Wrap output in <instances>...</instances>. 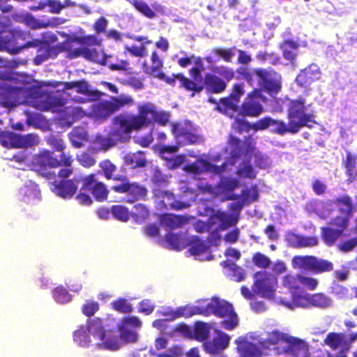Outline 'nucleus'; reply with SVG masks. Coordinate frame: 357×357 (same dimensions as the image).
<instances>
[{
	"label": "nucleus",
	"instance_id": "052dcab7",
	"mask_svg": "<svg viewBox=\"0 0 357 357\" xmlns=\"http://www.w3.org/2000/svg\"><path fill=\"white\" fill-rule=\"evenodd\" d=\"M112 308L120 313H130L132 311V307L124 298H119L111 303Z\"/></svg>",
	"mask_w": 357,
	"mask_h": 357
},
{
	"label": "nucleus",
	"instance_id": "0e129e2a",
	"mask_svg": "<svg viewBox=\"0 0 357 357\" xmlns=\"http://www.w3.org/2000/svg\"><path fill=\"white\" fill-rule=\"evenodd\" d=\"M241 197L245 204H250L257 200L259 192L256 185L242 190Z\"/></svg>",
	"mask_w": 357,
	"mask_h": 357
},
{
	"label": "nucleus",
	"instance_id": "f03ea898",
	"mask_svg": "<svg viewBox=\"0 0 357 357\" xmlns=\"http://www.w3.org/2000/svg\"><path fill=\"white\" fill-rule=\"evenodd\" d=\"M310 105L305 104L304 98L300 96L297 99L291 100L287 106L288 123L284 121L285 134L295 135L302 128H312L316 124L315 114L313 110L309 109Z\"/></svg>",
	"mask_w": 357,
	"mask_h": 357
},
{
	"label": "nucleus",
	"instance_id": "c9c22d12",
	"mask_svg": "<svg viewBox=\"0 0 357 357\" xmlns=\"http://www.w3.org/2000/svg\"><path fill=\"white\" fill-rule=\"evenodd\" d=\"M239 102V101L227 96L220 100L217 109L225 114H229L230 112H240Z\"/></svg>",
	"mask_w": 357,
	"mask_h": 357
},
{
	"label": "nucleus",
	"instance_id": "4468645a",
	"mask_svg": "<svg viewBox=\"0 0 357 357\" xmlns=\"http://www.w3.org/2000/svg\"><path fill=\"white\" fill-rule=\"evenodd\" d=\"M330 224L336 229L331 227L321 228V236L324 243L329 247L334 245L335 242L343 236L344 231L349 227V224L346 220L332 218Z\"/></svg>",
	"mask_w": 357,
	"mask_h": 357
},
{
	"label": "nucleus",
	"instance_id": "6ab92c4d",
	"mask_svg": "<svg viewBox=\"0 0 357 357\" xmlns=\"http://www.w3.org/2000/svg\"><path fill=\"white\" fill-rule=\"evenodd\" d=\"M321 71L315 63H311L301 70L296 77V84L301 87L307 88L319 79Z\"/></svg>",
	"mask_w": 357,
	"mask_h": 357
},
{
	"label": "nucleus",
	"instance_id": "bf43d9fd",
	"mask_svg": "<svg viewBox=\"0 0 357 357\" xmlns=\"http://www.w3.org/2000/svg\"><path fill=\"white\" fill-rule=\"evenodd\" d=\"M111 213L116 219L121 222H127L131 216V213L129 212L128 208L122 205L112 206Z\"/></svg>",
	"mask_w": 357,
	"mask_h": 357
},
{
	"label": "nucleus",
	"instance_id": "774afa93",
	"mask_svg": "<svg viewBox=\"0 0 357 357\" xmlns=\"http://www.w3.org/2000/svg\"><path fill=\"white\" fill-rule=\"evenodd\" d=\"M357 247V236L354 238L340 241L337 245V248L340 252L347 253L352 251Z\"/></svg>",
	"mask_w": 357,
	"mask_h": 357
},
{
	"label": "nucleus",
	"instance_id": "c03bdc74",
	"mask_svg": "<svg viewBox=\"0 0 357 357\" xmlns=\"http://www.w3.org/2000/svg\"><path fill=\"white\" fill-rule=\"evenodd\" d=\"M0 144L8 149H17V134L0 128Z\"/></svg>",
	"mask_w": 357,
	"mask_h": 357
},
{
	"label": "nucleus",
	"instance_id": "f3484780",
	"mask_svg": "<svg viewBox=\"0 0 357 357\" xmlns=\"http://www.w3.org/2000/svg\"><path fill=\"white\" fill-rule=\"evenodd\" d=\"M333 203L342 215H337L333 218L346 220L347 223L349 224L350 219L352 218L355 211L352 198L349 195L344 194L335 198Z\"/></svg>",
	"mask_w": 357,
	"mask_h": 357
},
{
	"label": "nucleus",
	"instance_id": "680f3d73",
	"mask_svg": "<svg viewBox=\"0 0 357 357\" xmlns=\"http://www.w3.org/2000/svg\"><path fill=\"white\" fill-rule=\"evenodd\" d=\"M171 126L172 132L174 135V137L178 141L183 137V136H184L185 133H187L188 130L192 127L190 123L181 122L173 123H172Z\"/></svg>",
	"mask_w": 357,
	"mask_h": 357
},
{
	"label": "nucleus",
	"instance_id": "cd10ccee",
	"mask_svg": "<svg viewBox=\"0 0 357 357\" xmlns=\"http://www.w3.org/2000/svg\"><path fill=\"white\" fill-rule=\"evenodd\" d=\"M234 47L231 48H222V47H215L211 50L210 55L206 56L204 59L208 63H214L220 59H222L227 63L231 62L232 57L234 56Z\"/></svg>",
	"mask_w": 357,
	"mask_h": 357
},
{
	"label": "nucleus",
	"instance_id": "0eeeda50",
	"mask_svg": "<svg viewBox=\"0 0 357 357\" xmlns=\"http://www.w3.org/2000/svg\"><path fill=\"white\" fill-rule=\"evenodd\" d=\"M42 38L45 40L40 49L37 50L38 54L34 58V63L36 65H40L50 58L54 59L59 53L63 52H66L68 55H69L71 50V45L68 39L59 45L51 46L50 43H54L58 40L55 33L50 32L43 33Z\"/></svg>",
	"mask_w": 357,
	"mask_h": 357
},
{
	"label": "nucleus",
	"instance_id": "5701e85b",
	"mask_svg": "<svg viewBox=\"0 0 357 357\" xmlns=\"http://www.w3.org/2000/svg\"><path fill=\"white\" fill-rule=\"evenodd\" d=\"M229 340L227 334L221 333L212 340L206 341L204 343V349L210 354H218L228 347Z\"/></svg>",
	"mask_w": 357,
	"mask_h": 357
},
{
	"label": "nucleus",
	"instance_id": "69168bd1",
	"mask_svg": "<svg viewBox=\"0 0 357 357\" xmlns=\"http://www.w3.org/2000/svg\"><path fill=\"white\" fill-rule=\"evenodd\" d=\"M47 144L51 146L54 151L58 152H63L66 145L63 140L58 135H52L49 136L46 140Z\"/></svg>",
	"mask_w": 357,
	"mask_h": 357
},
{
	"label": "nucleus",
	"instance_id": "6e6d98bb",
	"mask_svg": "<svg viewBox=\"0 0 357 357\" xmlns=\"http://www.w3.org/2000/svg\"><path fill=\"white\" fill-rule=\"evenodd\" d=\"M301 275L287 274L283 277L282 284L292 292L297 291L301 288Z\"/></svg>",
	"mask_w": 357,
	"mask_h": 357
},
{
	"label": "nucleus",
	"instance_id": "6e6552de",
	"mask_svg": "<svg viewBox=\"0 0 357 357\" xmlns=\"http://www.w3.org/2000/svg\"><path fill=\"white\" fill-rule=\"evenodd\" d=\"M133 104L134 100L131 96L121 94L119 96H112L109 100L99 102L94 105L92 112L97 120L102 121L121 108Z\"/></svg>",
	"mask_w": 357,
	"mask_h": 357
},
{
	"label": "nucleus",
	"instance_id": "a878e982",
	"mask_svg": "<svg viewBox=\"0 0 357 357\" xmlns=\"http://www.w3.org/2000/svg\"><path fill=\"white\" fill-rule=\"evenodd\" d=\"M289 335L286 333L280 332L278 331H273L268 333L267 337L261 342L262 346L267 349L273 347V349L277 350V353L281 350L280 346L286 344L288 340Z\"/></svg>",
	"mask_w": 357,
	"mask_h": 357
},
{
	"label": "nucleus",
	"instance_id": "79ce46f5",
	"mask_svg": "<svg viewBox=\"0 0 357 357\" xmlns=\"http://www.w3.org/2000/svg\"><path fill=\"white\" fill-rule=\"evenodd\" d=\"M194 314H202V303L198 306L189 307V306H183L176 308L172 314V317L174 319H176L178 317H190Z\"/></svg>",
	"mask_w": 357,
	"mask_h": 357
},
{
	"label": "nucleus",
	"instance_id": "7ed1b4c3",
	"mask_svg": "<svg viewBox=\"0 0 357 357\" xmlns=\"http://www.w3.org/2000/svg\"><path fill=\"white\" fill-rule=\"evenodd\" d=\"M137 112L136 114L121 113L113 118L114 129L112 135L115 136L116 139L121 142L129 139L130 135L133 131H139L149 126V121L144 116L142 104L138 105Z\"/></svg>",
	"mask_w": 357,
	"mask_h": 357
},
{
	"label": "nucleus",
	"instance_id": "4d7b16f0",
	"mask_svg": "<svg viewBox=\"0 0 357 357\" xmlns=\"http://www.w3.org/2000/svg\"><path fill=\"white\" fill-rule=\"evenodd\" d=\"M193 335L197 341L203 342L206 340L209 335V328L207 324L198 321L195 324Z\"/></svg>",
	"mask_w": 357,
	"mask_h": 357
},
{
	"label": "nucleus",
	"instance_id": "393cba45",
	"mask_svg": "<svg viewBox=\"0 0 357 357\" xmlns=\"http://www.w3.org/2000/svg\"><path fill=\"white\" fill-rule=\"evenodd\" d=\"M269 126H274L273 132L280 135H285L284 130V121L282 120H276L271 117H264L254 124H252V129L257 130H263L268 128Z\"/></svg>",
	"mask_w": 357,
	"mask_h": 357
},
{
	"label": "nucleus",
	"instance_id": "8fccbe9b",
	"mask_svg": "<svg viewBox=\"0 0 357 357\" xmlns=\"http://www.w3.org/2000/svg\"><path fill=\"white\" fill-rule=\"evenodd\" d=\"M308 303L317 307L325 308L330 306L331 303V299L321 293H317L309 296L307 299Z\"/></svg>",
	"mask_w": 357,
	"mask_h": 357
},
{
	"label": "nucleus",
	"instance_id": "2eb2a0df",
	"mask_svg": "<svg viewBox=\"0 0 357 357\" xmlns=\"http://www.w3.org/2000/svg\"><path fill=\"white\" fill-rule=\"evenodd\" d=\"M82 177L77 176L71 179H63L50 183L51 190L63 199H71L77 192L78 184H82Z\"/></svg>",
	"mask_w": 357,
	"mask_h": 357
},
{
	"label": "nucleus",
	"instance_id": "9b49d317",
	"mask_svg": "<svg viewBox=\"0 0 357 357\" xmlns=\"http://www.w3.org/2000/svg\"><path fill=\"white\" fill-rule=\"evenodd\" d=\"M255 291L266 298H273L277 286V279L267 271H258L255 274Z\"/></svg>",
	"mask_w": 357,
	"mask_h": 357
},
{
	"label": "nucleus",
	"instance_id": "864d4df0",
	"mask_svg": "<svg viewBox=\"0 0 357 357\" xmlns=\"http://www.w3.org/2000/svg\"><path fill=\"white\" fill-rule=\"evenodd\" d=\"M131 5L141 14L149 19H153L155 17V12L149 6L142 0H132Z\"/></svg>",
	"mask_w": 357,
	"mask_h": 357
},
{
	"label": "nucleus",
	"instance_id": "e433bc0d",
	"mask_svg": "<svg viewBox=\"0 0 357 357\" xmlns=\"http://www.w3.org/2000/svg\"><path fill=\"white\" fill-rule=\"evenodd\" d=\"M98 52L95 49H89L86 47L75 48L74 45H71V50L69 55H67V58L73 59L79 56H83L88 60H93Z\"/></svg>",
	"mask_w": 357,
	"mask_h": 357
},
{
	"label": "nucleus",
	"instance_id": "a211bd4d",
	"mask_svg": "<svg viewBox=\"0 0 357 357\" xmlns=\"http://www.w3.org/2000/svg\"><path fill=\"white\" fill-rule=\"evenodd\" d=\"M22 22L31 29L36 30L48 27L54 28L64 24L66 20L59 17H52L47 21L37 20L31 14H26L22 16Z\"/></svg>",
	"mask_w": 357,
	"mask_h": 357
},
{
	"label": "nucleus",
	"instance_id": "58836bf2",
	"mask_svg": "<svg viewBox=\"0 0 357 357\" xmlns=\"http://www.w3.org/2000/svg\"><path fill=\"white\" fill-rule=\"evenodd\" d=\"M88 331L93 336L97 337L99 340H104L106 337L103 327L102 321L100 318H94L88 322Z\"/></svg>",
	"mask_w": 357,
	"mask_h": 357
},
{
	"label": "nucleus",
	"instance_id": "20e7f679",
	"mask_svg": "<svg viewBox=\"0 0 357 357\" xmlns=\"http://www.w3.org/2000/svg\"><path fill=\"white\" fill-rule=\"evenodd\" d=\"M203 315L214 314L225 318L220 322L221 326L227 330H233L238 324V319L233 305L225 300L213 297L210 301L202 302Z\"/></svg>",
	"mask_w": 357,
	"mask_h": 357
},
{
	"label": "nucleus",
	"instance_id": "37998d69",
	"mask_svg": "<svg viewBox=\"0 0 357 357\" xmlns=\"http://www.w3.org/2000/svg\"><path fill=\"white\" fill-rule=\"evenodd\" d=\"M257 171L249 160L243 161L236 171V174L241 178L253 180L257 176Z\"/></svg>",
	"mask_w": 357,
	"mask_h": 357
},
{
	"label": "nucleus",
	"instance_id": "ea45409f",
	"mask_svg": "<svg viewBox=\"0 0 357 357\" xmlns=\"http://www.w3.org/2000/svg\"><path fill=\"white\" fill-rule=\"evenodd\" d=\"M282 50L283 57L291 62L296 59V50L298 44L293 40H285L280 45Z\"/></svg>",
	"mask_w": 357,
	"mask_h": 357
},
{
	"label": "nucleus",
	"instance_id": "72a5a7b5",
	"mask_svg": "<svg viewBox=\"0 0 357 357\" xmlns=\"http://www.w3.org/2000/svg\"><path fill=\"white\" fill-rule=\"evenodd\" d=\"M229 144L231 146L229 152V163L234 165L241 158L243 153V142L236 137L231 136L229 139Z\"/></svg>",
	"mask_w": 357,
	"mask_h": 357
},
{
	"label": "nucleus",
	"instance_id": "c85d7f7f",
	"mask_svg": "<svg viewBox=\"0 0 357 357\" xmlns=\"http://www.w3.org/2000/svg\"><path fill=\"white\" fill-rule=\"evenodd\" d=\"M157 196L162 198L161 202L166 208L181 210L188 206L186 203L177 200L172 192L160 191Z\"/></svg>",
	"mask_w": 357,
	"mask_h": 357
},
{
	"label": "nucleus",
	"instance_id": "4c0bfd02",
	"mask_svg": "<svg viewBox=\"0 0 357 357\" xmlns=\"http://www.w3.org/2000/svg\"><path fill=\"white\" fill-rule=\"evenodd\" d=\"M185 246H189V252L192 255H199L207 250L204 241L197 236H192L186 241Z\"/></svg>",
	"mask_w": 357,
	"mask_h": 357
},
{
	"label": "nucleus",
	"instance_id": "39448f33",
	"mask_svg": "<svg viewBox=\"0 0 357 357\" xmlns=\"http://www.w3.org/2000/svg\"><path fill=\"white\" fill-rule=\"evenodd\" d=\"M31 37L29 31H11L3 29L0 31V51H7L16 54L24 48L38 47L40 49L45 42V39L32 38L24 43H19L18 40H26Z\"/></svg>",
	"mask_w": 357,
	"mask_h": 357
},
{
	"label": "nucleus",
	"instance_id": "9d476101",
	"mask_svg": "<svg viewBox=\"0 0 357 357\" xmlns=\"http://www.w3.org/2000/svg\"><path fill=\"white\" fill-rule=\"evenodd\" d=\"M294 268L310 271L315 274L331 272L333 270V264L324 259L312 255H296L292 259Z\"/></svg>",
	"mask_w": 357,
	"mask_h": 357
},
{
	"label": "nucleus",
	"instance_id": "aec40b11",
	"mask_svg": "<svg viewBox=\"0 0 357 357\" xmlns=\"http://www.w3.org/2000/svg\"><path fill=\"white\" fill-rule=\"evenodd\" d=\"M142 106L144 116L149 121V125L152 123V119L160 126H165L169 121L170 113L169 112L158 110L157 107L149 102L143 103Z\"/></svg>",
	"mask_w": 357,
	"mask_h": 357
},
{
	"label": "nucleus",
	"instance_id": "bb28decb",
	"mask_svg": "<svg viewBox=\"0 0 357 357\" xmlns=\"http://www.w3.org/2000/svg\"><path fill=\"white\" fill-rule=\"evenodd\" d=\"M148 190L144 185H140L136 182L129 184L126 193V197L123 199L125 202L132 204L136 201L146 199Z\"/></svg>",
	"mask_w": 357,
	"mask_h": 357
},
{
	"label": "nucleus",
	"instance_id": "3c124183",
	"mask_svg": "<svg viewBox=\"0 0 357 357\" xmlns=\"http://www.w3.org/2000/svg\"><path fill=\"white\" fill-rule=\"evenodd\" d=\"M38 136L33 133L17 135V149L36 146L38 144Z\"/></svg>",
	"mask_w": 357,
	"mask_h": 357
},
{
	"label": "nucleus",
	"instance_id": "49530a36",
	"mask_svg": "<svg viewBox=\"0 0 357 357\" xmlns=\"http://www.w3.org/2000/svg\"><path fill=\"white\" fill-rule=\"evenodd\" d=\"M99 167L103 172L104 176L107 179L120 180L124 179L123 176H115L116 167L109 160H104L99 163Z\"/></svg>",
	"mask_w": 357,
	"mask_h": 357
},
{
	"label": "nucleus",
	"instance_id": "c756f323",
	"mask_svg": "<svg viewBox=\"0 0 357 357\" xmlns=\"http://www.w3.org/2000/svg\"><path fill=\"white\" fill-rule=\"evenodd\" d=\"M218 220L220 223L217 227L219 230H226L230 227L234 226L238 222V218L227 215L224 211H218L214 215L210 218V225L215 223L214 220Z\"/></svg>",
	"mask_w": 357,
	"mask_h": 357
},
{
	"label": "nucleus",
	"instance_id": "338daca9",
	"mask_svg": "<svg viewBox=\"0 0 357 357\" xmlns=\"http://www.w3.org/2000/svg\"><path fill=\"white\" fill-rule=\"evenodd\" d=\"M73 338L74 341L81 347H86L89 345V335L83 327L74 332Z\"/></svg>",
	"mask_w": 357,
	"mask_h": 357
},
{
	"label": "nucleus",
	"instance_id": "b1692460",
	"mask_svg": "<svg viewBox=\"0 0 357 357\" xmlns=\"http://www.w3.org/2000/svg\"><path fill=\"white\" fill-rule=\"evenodd\" d=\"M0 104L12 108L19 105V89L14 86H0Z\"/></svg>",
	"mask_w": 357,
	"mask_h": 357
},
{
	"label": "nucleus",
	"instance_id": "13d9d810",
	"mask_svg": "<svg viewBox=\"0 0 357 357\" xmlns=\"http://www.w3.org/2000/svg\"><path fill=\"white\" fill-rule=\"evenodd\" d=\"M131 216L137 222H144L149 216V212L145 205L137 204L133 206Z\"/></svg>",
	"mask_w": 357,
	"mask_h": 357
},
{
	"label": "nucleus",
	"instance_id": "ddd939ff",
	"mask_svg": "<svg viewBox=\"0 0 357 357\" xmlns=\"http://www.w3.org/2000/svg\"><path fill=\"white\" fill-rule=\"evenodd\" d=\"M81 191L90 192L98 202L105 201L109 195V190L105 184L102 181H97L96 175L94 173L82 177Z\"/></svg>",
	"mask_w": 357,
	"mask_h": 357
},
{
	"label": "nucleus",
	"instance_id": "5fc2aeb1",
	"mask_svg": "<svg viewBox=\"0 0 357 357\" xmlns=\"http://www.w3.org/2000/svg\"><path fill=\"white\" fill-rule=\"evenodd\" d=\"M256 59L261 63H268L273 66L280 63V57L275 52H259L256 54Z\"/></svg>",
	"mask_w": 357,
	"mask_h": 357
},
{
	"label": "nucleus",
	"instance_id": "7c9ffc66",
	"mask_svg": "<svg viewBox=\"0 0 357 357\" xmlns=\"http://www.w3.org/2000/svg\"><path fill=\"white\" fill-rule=\"evenodd\" d=\"M151 66L149 67L146 62L142 64L143 71L145 74L150 76L156 77L158 74L162 73L160 70L163 67V61L157 52L153 51L151 55Z\"/></svg>",
	"mask_w": 357,
	"mask_h": 357
},
{
	"label": "nucleus",
	"instance_id": "dca6fc26",
	"mask_svg": "<svg viewBox=\"0 0 357 357\" xmlns=\"http://www.w3.org/2000/svg\"><path fill=\"white\" fill-rule=\"evenodd\" d=\"M194 64L195 66L191 68L189 70L191 79L185 77L182 73H176V75L180 83L179 87L183 89L186 91L190 92V93H193V90L189 89L188 86H186V80L192 81L195 83H202L204 79L202 76V72L204 69L202 59L200 56L195 58Z\"/></svg>",
	"mask_w": 357,
	"mask_h": 357
},
{
	"label": "nucleus",
	"instance_id": "603ef678",
	"mask_svg": "<svg viewBox=\"0 0 357 357\" xmlns=\"http://www.w3.org/2000/svg\"><path fill=\"white\" fill-rule=\"evenodd\" d=\"M213 73L223 79L226 83L234 78V70L226 66H214L211 68Z\"/></svg>",
	"mask_w": 357,
	"mask_h": 357
},
{
	"label": "nucleus",
	"instance_id": "f8f14e48",
	"mask_svg": "<svg viewBox=\"0 0 357 357\" xmlns=\"http://www.w3.org/2000/svg\"><path fill=\"white\" fill-rule=\"evenodd\" d=\"M266 102V98L259 89L255 88L247 95V100L240 106L239 114L243 116L257 117L264 111L263 106L256 99Z\"/></svg>",
	"mask_w": 357,
	"mask_h": 357
},
{
	"label": "nucleus",
	"instance_id": "2f4dec72",
	"mask_svg": "<svg viewBox=\"0 0 357 357\" xmlns=\"http://www.w3.org/2000/svg\"><path fill=\"white\" fill-rule=\"evenodd\" d=\"M324 343L333 350L348 345L346 335L343 333L331 332L324 339Z\"/></svg>",
	"mask_w": 357,
	"mask_h": 357
},
{
	"label": "nucleus",
	"instance_id": "a18cd8bd",
	"mask_svg": "<svg viewBox=\"0 0 357 357\" xmlns=\"http://www.w3.org/2000/svg\"><path fill=\"white\" fill-rule=\"evenodd\" d=\"M71 45L77 43L82 46H94L100 45L101 41L95 35H86L82 36H73L68 38Z\"/></svg>",
	"mask_w": 357,
	"mask_h": 357
},
{
	"label": "nucleus",
	"instance_id": "412c9836",
	"mask_svg": "<svg viewBox=\"0 0 357 357\" xmlns=\"http://www.w3.org/2000/svg\"><path fill=\"white\" fill-rule=\"evenodd\" d=\"M239 357H261L262 351L255 344L249 342L245 337H238L236 340Z\"/></svg>",
	"mask_w": 357,
	"mask_h": 357
},
{
	"label": "nucleus",
	"instance_id": "f704fd0d",
	"mask_svg": "<svg viewBox=\"0 0 357 357\" xmlns=\"http://www.w3.org/2000/svg\"><path fill=\"white\" fill-rule=\"evenodd\" d=\"M124 163L132 168L144 167L146 165V159L143 151L126 153L123 157Z\"/></svg>",
	"mask_w": 357,
	"mask_h": 357
},
{
	"label": "nucleus",
	"instance_id": "de8ad7c7",
	"mask_svg": "<svg viewBox=\"0 0 357 357\" xmlns=\"http://www.w3.org/2000/svg\"><path fill=\"white\" fill-rule=\"evenodd\" d=\"M165 240L169 246L174 250H181L185 247L187 239L179 234L168 233Z\"/></svg>",
	"mask_w": 357,
	"mask_h": 357
},
{
	"label": "nucleus",
	"instance_id": "09e8293b",
	"mask_svg": "<svg viewBox=\"0 0 357 357\" xmlns=\"http://www.w3.org/2000/svg\"><path fill=\"white\" fill-rule=\"evenodd\" d=\"M356 155L351 153L349 151H346V158L343 160L342 162L346 169V174L350 178H354L356 175Z\"/></svg>",
	"mask_w": 357,
	"mask_h": 357
},
{
	"label": "nucleus",
	"instance_id": "473e14b6",
	"mask_svg": "<svg viewBox=\"0 0 357 357\" xmlns=\"http://www.w3.org/2000/svg\"><path fill=\"white\" fill-rule=\"evenodd\" d=\"M64 94V91H56L55 93L48 95L41 109L47 111L63 106L66 103V98L63 97Z\"/></svg>",
	"mask_w": 357,
	"mask_h": 357
},
{
	"label": "nucleus",
	"instance_id": "e2e57ef3",
	"mask_svg": "<svg viewBox=\"0 0 357 357\" xmlns=\"http://www.w3.org/2000/svg\"><path fill=\"white\" fill-rule=\"evenodd\" d=\"M239 186L238 181L235 178L226 177L222 178L218 187L224 192H231Z\"/></svg>",
	"mask_w": 357,
	"mask_h": 357
},
{
	"label": "nucleus",
	"instance_id": "a19ab883",
	"mask_svg": "<svg viewBox=\"0 0 357 357\" xmlns=\"http://www.w3.org/2000/svg\"><path fill=\"white\" fill-rule=\"evenodd\" d=\"M161 221L167 227L174 229L181 227L187 222V218L182 215L165 214Z\"/></svg>",
	"mask_w": 357,
	"mask_h": 357
},
{
	"label": "nucleus",
	"instance_id": "423d86ee",
	"mask_svg": "<svg viewBox=\"0 0 357 357\" xmlns=\"http://www.w3.org/2000/svg\"><path fill=\"white\" fill-rule=\"evenodd\" d=\"M70 163V155L62 153L60 159L54 156L52 151L43 149L38 153L34 155L31 162V169L37 172L47 179H54L56 174L54 172H47V168H57L61 165H69Z\"/></svg>",
	"mask_w": 357,
	"mask_h": 357
},
{
	"label": "nucleus",
	"instance_id": "4be33fe9",
	"mask_svg": "<svg viewBox=\"0 0 357 357\" xmlns=\"http://www.w3.org/2000/svg\"><path fill=\"white\" fill-rule=\"evenodd\" d=\"M308 348L305 341L299 338L289 336L286 342V346L282 347L278 354H287L296 357L300 354H305Z\"/></svg>",
	"mask_w": 357,
	"mask_h": 357
},
{
	"label": "nucleus",
	"instance_id": "f257e3e1",
	"mask_svg": "<svg viewBox=\"0 0 357 357\" xmlns=\"http://www.w3.org/2000/svg\"><path fill=\"white\" fill-rule=\"evenodd\" d=\"M236 72L250 85H253L257 79L261 91L266 92L271 97L275 96L282 90V75L271 68H248L241 66Z\"/></svg>",
	"mask_w": 357,
	"mask_h": 357
},
{
	"label": "nucleus",
	"instance_id": "1a4fd4ad",
	"mask_svg": "<svg viewBox=\"0 0 357 357\" xmlns=\"http://www.w3.org/2000/svg\"><path fill=\"white\" fill-rule=\"evenodd\" d=\"M185 84L189 89L193 90V93H190L191 97L200 93L204 89L209 93H221L226 90L227 86L223 79L211 73H207L204 75L202 83L186 80Z\"/></svg>",
	"mask_w": 357,
	"mask_h": 357
}]
</instances>
